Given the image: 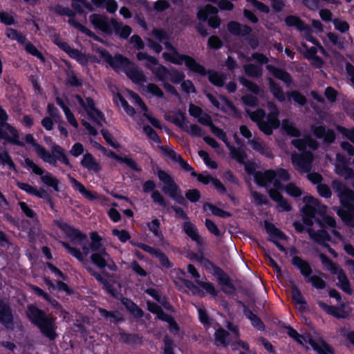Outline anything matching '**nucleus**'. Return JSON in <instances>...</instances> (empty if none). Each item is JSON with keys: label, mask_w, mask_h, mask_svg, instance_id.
I'll list each match as a JSON object with an SVG mask.
<instances>
[{"label": "nucleus", "mask_w": 354, "mask_h": 354, "mask_svg": "<svg viewBox=\"0 0 354 354\" xmlns=\"http://www.w3.org/2000/svg\"><path fill=\"white\" fill-rule=\"evenodd\" d=\"M235 149L236 151H239V152H241V153L243 156V158L241 160H239L236 158H235L234 156L232 151H230L232 157L233 158H234L235 160H236L239 163L243 164L245 166V171L250 175H254V178H255V174H257V172H255V170H256L255 164L252 162H249V161L245 162V160L246 158V154H245V151L243 150H242L241 149H236V148H235ZM259 171H257V173H259Z\"/></svg>", "instance_id": "nucleus-37"}, {"label": "nucleus", "mask_w": 354, "mask_h": 354, "mask_svg": "<svg viewBox=\"0 0 354 354\" xmlns=\"http://www.w3.org/2000/svg\"><path fill=\"white\" fill-rule=\"evenodd\" d=\"M24 140L26 143L31 145L35 148L36 153L43 161L50 162L53 160L50 156V152L39 145L32 134H26Z\"/></svg>", "instance_id": "nucleus-26"}, {"label": "nucleus", "mask_w": 354, "mask_h": 354, "mask_svg": "<svg viewBox=\"0 0 354 354\" xmlns=\"http://www.w3.org/2000/svg\"><path fill=\"white\" fill-rule=\"evenodd\" d=\"M203 209L207 212H211L212 214L221 217H225V215L227 214L226 212H225L220 208L216 207V206H214L213 205L209 203L204 204Z\"/></svg>", "instance_id": "nucleus-57"}, {"label": "nucleus", "mask_w": 354, "mask_h": 354, "mask_svg": "<svg viewBox=\"0 0 354 354\" xmlns=\"http://www.w3.org/2000/svg\"><path fill=\"white\" fill-rule=\"evenodd\" d=\"M160 222L158 219H153L152 221L149 223L148 227L149 230L153 234V235L158 239L160 242L163 241V235L160 231Z\"/></svg>", "instance_id": "nucleus-47"}, {"label": "nucleus", "mask_w": 354, "mask_h": 354, "mask_svg": "<svg viewBox=\"0 0 354 354\" xmlns=\"http://www.w3.org/2000/svg\"><path fill=\"white\" fill-rule=\"evenodd\" d=\"M265 227L266 229L267 232L270 235L274 237H277L280 239H285V235L277 227H275L272 224L268 222H265Z\"/></svg>", "instance_id": "nucleus-56"}, {"label": "nucleus", "mask_w": 354, "mask_h": 354, "mask_svg": "<svg viewBox=\"0 0 354 354\" xmlns=\"http://www.w3.org/2000/svg\"><path fill=\"white\" fill-rule=\"evenodd\" d=\"M281 127L290 136L299 137L300 136V131L296 127L295 124L288 119L282 121Z\"/></svg>", "instance_id": "nucleus-40"}, {"label": "nucleus", "mask_w": 354, "mask_h": 354, "mask_svg": "<svg viewBox=\"0 0 354 354\" xmlns=\"http://www.w3.org/2000/svg\"><path fill=\"white\" fill-rule=\"evenodd\" d=\"M115 103L118 105H120L126 113L130 116H134L135 115V109L129 106L127 102L124 100V98L120 95H118L117 97L115 99Z\"/></svg>", "instance_id": "nucleus-51"}, {"label": "nucleus", "mask_w": 354, "mask_h": 354, "mask_svg": "<svg viewBox=\"0 0 354 354\" xmlns=\"http://www.w3.org/2000/svg\"><path fill=\"white\" fill-rule=\"evenodd\" d=\"M128 94L131 102L138 106L141 111L143 112L144 116L147 118L150 123L156 128H161L160 122L152 117L151 113L148 111L147 106L140 97L136 93L130 91H128Z\"/></svg>", "instance_id": "nucleus-23"}, {"label": "nucleus", "mask_w": 354, "mask_h": 354, "mask_svg": "<svg viewBox=\"0 0 354 354\" xmlns=\"http://www.w3.org/2000/svg\"><path fill=\"white\" fill-rule=\"evenodd\" d=\"M184 232L198 245L203 244V239L199 234L198 230L196 225L189 221H186L183 225Z\"/></svg>", "instance_id": "nucleus-27"}, {"label": "nucleus", "mask_w": 354, "mask_h": 354, "mask_svg": "<svg viewBox=\"0 0 354 354\" xmlns=\"http://www.w3.org/2000/svg\"><path fill=\"white\" fill-rule=\"evenodd\" d=\"M267 68L274 77L282 80L287 84H289L291 82V77L288 73L282 70L276 68L270 65H268Z\"/></svg>", "instance_id": "nucleus-42"}, {"label": "nucleus", "mask_w": 354, "mask_h": 354, "mask_svg": "<svg viewBox=\"0 0 354 354\" xmlns=\"http://www.w3.org/2000/svg\"><path fill=\"white\" fill-rule=\"evenodd\" d=\"M311 129L318 138H323L325 142H333L335 140V135L332 130L326 129L323 126H313Z\"/></svg>", "instance_id": "nucleus-30"}, {"label": "nucleus", "mask_w": 354, "mask_h": 354, "mask_svg": "<svg viewBox=\"0 0 354 354\" xmlns=\"http://www.w3.org/2000/svg\"><path fill=\"white\" fill-rule=\"evenodd\" d=\"M292 144L299 151H304L301 155L293 153L291 159L295 168L300 172H308L311 169L313 160V154L310 152L305 151L307 147L310 149H316L318 143L309 136H305L301 139L292 140Z\"/></svg>", "instance_id": "nucleus-4"}, {"label": "nucleus", "mask_w": 354, "mask_h": 354, "mask_svg": "<svg viewBox=\"0 0 354 354\" xmlns=\"http://www.w3.org/2000/svg\"><path fill=\"white\" fill-rule=\"evenodd\" d=\"M147 66L152 71L160 81H165L169 78L167 69L158 64L156 58H149Z\"/></svg>", "instance_id": "nucleus-25"}, {"label": "nucleus", "mask_w": 354, "mask_h": 354, "mask_svg": "<svg viewBox=\"0 0 354 354\" xmlns=\"http://www.w3.org/2000/svg\"><path fill=\"white\" fill-rule=\"evenodd\" d=\"M165 154L172 160L178 162L183 169L187 171H192V175L196 176V173L193 171V168L182 158L180 155L176 153L171 149L165 150Z\"/></svg>", "instance_id": "nucleus-33"}, {"label": "nucleus", "mask_w": 354, "mask_h": 354, "mask_svg": "<svg viewBox=\"0 0 354 354\" xmlns=\"http://www.w3.org/2000/svg\"><path fill=\"white\" fill-rule=\"evenodd\" d=\"M81 165L84 168L91 172L97 173L101 169L100 163L89 153H86L83 156Z\"/></svg>", "instance_id": "nucleus-29"}, {"label": "nucleus", "mask_w": 354, "mask_h": 354, "mask_svg": "<svg viewBox=\"0 0 354 354\" xmlns=\"http://www.w3.org/2000/svg\"><path fill=\"white\" fill-rule=\"evenodd\" d=\"M245 73L251 77H258L261 73V68L259 66L254 64H246L244 66Z\"/></svg>", "instance_id": "nucleus-58"}, {"label": "nucleus", "mask_w": 354, "mask_h": 354, "mask_svg": "<svg viewBox=\"0 0 354 354\" xmlns=\"http://www.w3.org/2000/svg\"><path fill=\"white\" fill-rule=\"evenodd\" d=\"M158 176L162 182V191L180 204L185 202L184 197L171 177L162 170L158 171Z\"/></svg>", "instance_id": "nucleus-14"}, {"label": "nucleus", "mask_w": 354, "mask_h": 354, "mask_svg": "<svg viewBox=\"0 0 354 354\" xmlns=\"http://www.w3.org/2000/svg\"><path fill=\"white\" fill-rule=\"evenodd\" d=\"M8 115L6 112L0 107V139L6 140L19 146H24L23 142L19 140L18 131L15 128L6 123Z\"/></svg>", "instance_id": "nucleus-13"}, {"label": "nucleus", "mask_w": 354, "mask_h": 354, "mask_svg": "<svg viewBox=\"0 0 354 354\" xmlns=\"http://www.w3.org/2000/svg\"><path fill=\"white\" fill-rule=\"evenodd\" d=\"M148 309L153 313L156 314L158 319L164 320L169 324L171 333L176 334L178 333L179 328L177 324L174 321L173 318L162 312L160 307L155 303L147 302Z\"/></svg>", "instance_id": "nucleus-21"}, {"label": "nucleus", "mask_w": 354, "mask_h": 354, "mask_svg": "<svg viewBox=\"0 0 354 354\" xmlns=\"http://www.w3.org/2000/svg\"><path fill=\"white\" fill-rule=\"evenodd\" d=\"M184 131L192 136L200 137L203 136V132L202 129L197 124L188 123Z\"/></svg>", "instance_id": "nucleus-55"}, {"label": "nucleus", "mask_w": 354, "mask_h": 354, "mask_svg": "<svg viewBox=\"0 0 354 354\" xmlns=\"http://www.w3.org/2000/svg\"><path fill=\"white\" fill-rule=\"evenodd\" d=\"M50 156L53 159L50 162L44 161L51 165L55 166L57 161H60L62 163L68 165L69 160L65 154L64 150L59 145L55 143H53L51 145V153Z\"/></svg>", "instance_id": "nucleus-24"}, {"label": "nucleus", "mask_w": 354, "mask_h": 354, "mask_svg": "<svg viewBox=\"0 0 354 354\" xmlns=\"http://www.w3.org/2000/svg\"><path fill=\"white\" fill-rule=\"evenodd\" d=\"M76 98L81 106L79 113L81 114L82 124L91 135H97V130L86 121L84 114L86 113L91 120L101 127L104 121L102 113L95 109L94 102L91 98L86 97L84 99L79 95L76 96Z\"/></svg>", "instance_id": "nucleus-7"}, {"label": "nucleus", "mask_w": 354, "mask_h": 354, "mask_svg": "<svg viewBox=\"0 0 354 354\" xmlns=\"http://www.w3.org/2000/svg\"><path fill=\"white\" fill-rule=\"evenodd\" d=\"M288 334L301 344H304V342H308L312 348L319 354H333V351L322 340H315L311 338L306 339L305 337L298 334L295 329L290 327L288 328Z\"/></svg>", "instance_id": "nucleus-17"}, {"label": "nucleus", "mask_w": 354, "mask_h": 354, "mask_svg": "<svg viewBox=\"0 0 354 354\" xmlns=\"http://www.w3.org/2000/svg\"><path fill=\"white\" fill-rule=\"evenodd\" d=\"M174 123L184 130L189 122L186 118L185 113L178 112L174 116Z\"/></svg>", "instance_id": "nucleus-53"}, {"label": "nucleus", "mask_w": 354, "mask_h": 354, "mask_svg": "<svg viewBox=\"0 0 354 354\" xmlns=\"http://www.w3.org/2000/svg\"><path fill=\"white\" fill-rule=\"evenodd\" d=\"M99 312L100 315L105 317L110 322H118L122 319V315L118 312H109L104 309L100 308Z\"/></svg>", "instance_id": "nucleus-52"}, {"label": "nucleus", "mask_w": 354, "mask_h": 354, "mask_svg": "<svg viewBox=\"0 0 354 354\" xmlns=\"http://www.w3.org/2000/svg\"><path fill=\"white\" fill-rule=\"evenodd\" d=\"M269 113L265 120V112L262 109L250 112L247 111L250 118L258 124L259 129L266 134L270 135L273 129H277L280 125L278 118L279 111L277 106L272 102H268Z\"/></svg>", "instance_id": "nucleus-6"}, {"label": "nucleus", "mask_w": 354, "mask_h": 354, "mask_svg": "<svg viewBox=\"0 0 354 354\" xmlns=\"http://www.w3.org/2000/svg\"><path fill=\"white\" fill-rule=\"evenodd\" d=\"M292 263L306 279L310 275L312 269L308 262L300 257H294L292 259Z\"/></svg>", "instance_id": "nucleus-35"}, {"label": "nucleus", "mask_w": 354, "mask_h": 354, "mask_svg": "<svg viewBox=\"0 0 354 354\" xmlns=\"http://www.w3.org/2000/svg\"><path fill=\"white\" fill-rule=\"evenodd\" d=\"M307 282L311 283V284L316 288L323 289L325 288V282L324 281L318 276H309L306 279Z\"/></svg>", "instance_id": "nucleus-59"}, {"label": "nucleus", "mask_w": 354, "mask_h": 354, "mask_svg": "<svg viewBox=\"0 0 354 354\" xmlns=\"http://www.w3.org/2000/svg\"><path fill=\"white\" fill-rule=\"evenodd\" d=\"M270 91L274 97L277 98L279 102H283L285 100L286 96L282 89L272 80H270Z\"/></svg>", "instance_id": "nucleus-48"}, {"label": "nucleus", "mask_w": 354, "mask_h": 354, "mask_svg": "<svg viewBox=\"0 0 354 354\" xmlns=\"http://www.w3.org/2000/svg\"><path fill=\"white\" fill-rule=\"evenodd\" d=\"M279 190L270 189L269 193L271 198L277 203L279 211H290L291 206L288 201L285 199L279 192Z\"/></svg>", "instance_id": "nucleus-31"}, {"label": "nucleus", "mask_w": 354, "mask_h": 354, "mask_svg": "<svg viewBox=\"0 0 354 354\" xmlns=\"http://www.w3.org/2000/svg\"><path fill=\"white\" fill-rule=\"evenodd\" d=\"M198 155L209 168L215 169L217 167L216 162L209 158V155L206 151L201 150L198 151Z\"/></svg>", "instance_id": "nucleus-61"}, {"label": "nucleus", "mask_w": 354, "mask_h": 354, "mask_svg": "<svg viewBox=\"0 0 354 354\" xmlns=\"http://www.w3.org/2000/svg\"><path fill=\"white\" fill-rule=\"evenodd\" d=\"M335 172L346 180L351 179L354 176L353 170L346 165H335Z\"/></svg>", "instance_id": "nucleus-43"}, {"label": "nucleus", "mask_w": 354, "mask_h": 354, "mask_svg": "<svg viewBox=\"0 0 354 354\" xmlns=\"http://www.w3.org/2000/svg\"><path fill=\"white\" fill-rule=\"evenodd\" d=\"M332 186L337 192L342 205L347 208V210L338 209L337 210L338 216L347 225L354 227V192L338 180H334Z\"/></svg>", "instance_id": "nucleus-5"}, {"label": "nucleus", "mask_w": 354, "mask_h": 354, "mask_svg": "<svg viewBox=\"0 0 354 354\" xmlns=\"http://www.w3.org/2000/svg\"><path fill=\"white\" fill-rule=\"evenodd\" d=\"M53 39L54 43L57 45L62 50L66 52L71 58L76 59L81 64H86V57L78 50L71 48L67 43L62 41L57 35H55Z\"/></svg>", "instance_id": "nucleus-22"}, {"label": "nucleus", "mask_w": 354, "mask_h": 354, "mask_svg": "<svg viewBox=\"0 0 354 354\" xmlns=\"http://www.w3.org/2000/svg\"><path fill=\"white\" fill-rule=\"evenodd\" d=\"M12 319V316L10 308L4 302L0 301V322L8 327Z\"/></svg>", "instance_id": "nucleus-38"}, {"label": "nucleus", "mask_w": 354, "mask_h": 354, "mask_svg": "<svg viewBox=\"0 0 354 354\" xmlns=\"http://www.w3.org/2000/svg\"><path fill=\"white\" fill-rule=\"evenodd\" d=\"M6 35L8 37L17 40L20 43H24L26 40L25 37L19 33L17 30L12 28H8L6 30Z\"/></svg>", "instance_id": "nucleus-63"}, {"label": "nucleus", "mask_w": 354, "mask_h": 354, "mask_svg": "<svg viewBox=\"0 0 354 354\" xmlns=\"http://www.w3.org/2000/svg\"><path fill=\"white\" fill-rule=\"evenodd\" d=\"M72 6L77 12H83L85 9H89L91 7L89 4L84 0H73Z\"/></svg>", "instance_id": "nucleus-62"}, {"label": "nucleus", "mask_w": 354, "mask_h": 354, "mask_svg": "<svg viewBox=\"0 0 354 354\" xmlns=\"http://www.w3.org/2000/svg\"><path fill=\"white\" fill-rule=\"evenodd\" d=\"M292 197H299L302 194V189L293 183L287 184L282 190Z\"/></svg>", "instance_id": "nucleus-46"}, {"label": "nucleus", "mask_w": 354, "mask_h": 354, "mask_svg": "<svg viewBox=\"0 0 354 354\" xmlns=\"http://www.w3.org/2000/svg\"><path fill=\"white\" fill-rule=\"evenodd\" d=\"M303 201L305 204L302 207L303 221L312 239L319 244H324L329 241V235L325 228L330 229L335 236L340 238L335 219L326 214V205L311 196H304Z\"/></svg>", "instance_id": "nucleus-2"}, {"label": "nucleus", "mask_w": 354, "mask_h": 354, "mask_svg": "<svg viewBox=\"0 0 354 354\" xmlns=\"http://www.w3.org/2000/svg\"><path fill=\"white\" fill-rule=\"evenodd\" d=\"M318 305L326 313L337 318H343L346 316L345 312L339 308L328 306L322 301H318Z\"/></svg>", "instance_id": "nucleus-39"}, {"label": "nucleus", "mask_w": 354, "mask_h": 354, "mask_svg": "<svg viewBox=\"0 0 354 354\" xmlns=\"http://www.w3.org/2000/svg\"><path fill=\"white\" fill-rule=\"evenodd\" d=\"M55 225L59 228L68 239V241H63L62 245L73 257L82 261L85 257L92 253L91 260L99 268L108 267L110 270H116L115 264L102 247L99 240L93 238L92 242H89L85 234L72 228L62 220L55 221Z\"/></svg>", "instance_id": "nucleus-1"}, {"label": "nucleus", "mask_w": 354, "mask_h": 354, "mask_svg": "<svg viewBox=\"0 0 354 354\" xmlns=\"http://www.w3.org/2000/svg\"><path fill=\"white\" fill-rule=\"evenodd\" d=\"M57 103L63 109L68 122L75 129L78 128V123L70 109L65 105L64 102L59 97L57 98Z\"/></svg>", "instance_id": "nucleus-41"}, {"label": "nucleus", "mask_w": 354, "mask_h": 354, "mask_svg": "<svg viewBox=\"0 0 354 354\" xmlns=\"http://www.w3.org/2000/svg\"><path fill=\"white\" fill-rule=\"evenodd\" d=\"M288 96L291 97L293 101L299 105H304L306 102L305 96L297 91L288 93Z\"/></svg>", "instance_id": "nucleus-60"}, {"label": "nucleus", "mask_w": 354, "mask_h": 354, "mask_svg": "<svg viewBox=\"0 0 354 354\" xmlns=\"http://www.w3.org/2000/svg\"><path fill=\"white\" fill-rule=\"evenodd\" d=\"M217 8L210 5H207L201 8L198 12V18L201 21H208L209 25L216 28L220 26L221 21L216 15Z\"/></svg>", "instance_id": "nucleus-19"}, {"label": "nucleus", "mask_w": 354, "mask_h": 354, "mask_svg": "<svg viewBox=\"0 0 354 354\" xmlns=\"http://www.w3.org/2000/svg\"><path fill=\"white\" fill-rule=\"evenodd\" d=\"M122 304L127 308L130 313L135 317H140L142 315V311L131 300L124 298L122 299Z\"/></svg>", "instance_id": "nucleus-45"}, {"label": "nucleus", "mask_w": 354, "mask_h": 354, "mask_svg": "<svg viewBox=\"0 0 354 354\" xmlns=\"http://www.w3.org/2000/svg\"><path fill=\"white\" fill-rule=\"evenodd\" d=\"M227 27L229 31L235 35L245 36L252 31L250 27L234 21L230 22Z\"/></svg>", "instance_id": "nucleus-36"}, {"label": "nucleus", "mask_w": 354, "mask_h": 354, "mask_svg": "<svg viewBox=\"0 0 354 354\" xmlns=\"http://www.w3.org/2000/svg\"><path fill=\"white\" fill-rule=\"evenodd\" d=\"M286 24L288 26H295L298 30H302L306 28V25L295 16H288L285 19Z\"/></svg>", "instance_id": "nucleus-50"}, {"label": "nucleus", "mask_w": 354, "mask_h": 354, "mask_svg": "<svg viewBox=\"0 0 354 354\" xmlns=\"http://www.w3.org/2000/svg\"><path fill=\"white\" fill-rule=\"evenodd\" d=\"M25 165L28 169L32 170L33 173L37 175H39L44 184L48 187H51L56 192L59 190V182L52 174L44 171L29 158L25 159Z\"/></svg>", "instance_id": "nucleus-16"}, {"label": "nucleus", "mask_w": 354, "mask_h": 354, "mask_svg": "<svg viewBox=\"0 0 354 354\" xmlns=\"http://www.w3.org/2000/svg\"><path fill=\"white\" fill-rule=\"evenodd\" d=\"M93 275L95 277L96 279L103 285L104 288L107 292L115 297H118L116 288L113 285L110 284L106 279L102 277L100 274L95 272L93 273Z\"/></svg>", "instance_id": "nucleus-44"}, {"label": "nucleus", "mask_w": 354, "mask_h": 354, "mask_svg": "<svg viewBox=\"0 0 354 354\" xmlns=\"http://www.w3.org/2000/svg\"><path fill=\"white\" fill-rule=\"evenodd\" d=\"M207 96L209 101L218 109H224L225 106L228 104V102L226 99L221 96L215 97L211 94H207Z\"/></svg>", "instance_id": "nucleus-54"}, {"label": "nucleus", "mask_w": 354, "mask_h": 354, "mask_svg": "<svg viewBox=\"0 0 354 354\" xmlns=\"http://www.w3.org/2000/svg\"><path fill=\"white\" fill-rule=\"evenodd\" d=\"M290 178L288 171L283 169H278L277 172L268 170L265 172H259L255 174V181L260 186L268 187L273 183V188L271 189L282 190L283 186L280 181H286Z\"/></svg>", "instance_id": "nucleus-11"}, {"label": "nucleus", "mask_w": 354, "mask_h": 354, "mask_svg": "<svg viewBox=\"0 0 354 354\" xmlns=\"http://www.w3.org/2000/svg\"><path fill=\"white\" fill-rule=\"evenodd\" d=\"M90 21L95 28L107 34L115 32L121 37L127 38L131 32L129 26L122 25L114 19L109 20L104 15L93 14L91 15Z\"/></svg>", "instance_id": "nucleus-8"}, {"label": "nucleus", "mask_w": 354, "mask_h": 354, "mask_svg": "<svg viewBox=\"0 0 354 354\" xmlns=\"http://www.w3.org/2000/svg\"><path fill=\"white\" fill-rule=\"evenodd\" d=\"M125 73L133 82L140 84L146 82V77L133 64L129 66Z\"/></svg>", "instance_id": "nucleus-32"}, {"label": "nucleus", "mask_w": 354, "mask_h": 354, "mask_svg": "<svg viewBox=\"0 0 354 354\" xmlns=\"http://www.w3.org/2000/svg\"><path fill=\"white\" fill-rule=\"evenodd\" d=\"M27 315L30 321L37 324L46 337L50 339H55L56 334L52 318L46 317L42 311L33 306L28 307Z\"/></svg>", "instance_id": "nucleus-10"}, {"label": "nucleus", "mask_w": 354, "mask_h": 354, "mask_svg": "<svg viewBox=\"0 0 354 354\" xmlns=\"http://www.w3.org/2000/svg\"><path fill=\"white\" fill-rule=\"evenodd\" d=\"M320 259L325 268L333 274H337L339 287L345 292L351 294L352 290L347 277L343 270L335 263L332 262L324 254H320Z\"/></svg>", "instance_id": "nucleus-15"}, {"label": "nucleus", "mask_w": 354, "mask_h": 354, "mask_svg": "<svg viewBox=\"0 0 354 354\" xmlns=\"http://www.w3.org/2000/svg\"><path fill=\"white\" fill-rule=\"evenodd\" d=\"M304 48L306 50V57L310 59L313 60V64L317 68L322 66L323 62L320 58H319L316 54L317 53V49L319 48L320 52L323 54H325L324 49L319 45L312 46L308 48L306 44H303Z\"/></svg>", "instance_id": "nucleus-28"}, {"label": "nucleus", "mask_w": 354, "mask_h": 354, "mask_svg": "<svg viewBox=\"0 0 354 354\" xmlns=\"http://www.w3.org/2000/svg\"><path fill=\"white\" fill-rule=\"evenodd\" d=\"M198 122L205 126H207L210 128L211 131L219 139L225 142L228 149L232 151V154L239 160H241L243 156L239 151H236L235 147L231 145L227 140L225 133L221 129L214 126L212 121V118L209 115L203 112L200 116L197 118Z\"/></svg>", "instance_id": "nucleus-12"}, {"label": "nucleus", "mask_w": 354, "mask_h": 354, "mask_svg": "<svg viewBox=\"0 0 354 354\" xmlns=\"http://www.w3.org/2000/svg\"><path fill=\"white\" fill-rule=\"evenodd\" d=\"M100 54L104 60L115 71H122L125 73L131 64V62L127 58L124 57L121 55H115L114 57H112L104 50H100Z\"/></svg>", "instance_id": "nucleus-18"}, {"label": "nucleus", "mask_w": 354, "mask_h": 354, "mask_svg": "<svg viewBox=\"0 0 354 354\" xmlns=\"http://www.w3.org/2000/svg\"><path fill=\"white\" fill-rule=\"evenodd\" d=\"M337 129L344 136L354 144V129H346L344 127L337 126Z\"/></svg>", "instance_id": "nucleus-64"}, {"label": "nucleus", "mask_w": 354, "mask_h": 354, "mask_svg": "<svg viewBox=\"0 0 354 354\" xmlns=\"http://www.w3.org/2000/svg\"><path fill=\"white\" fill-rule=\"evenodd\" d=\"M209 81L217 86H221L225 80V77L223 73L210 71L209 73Z\"/></svg>", "instance_id": "nucleus-49"}, {"label": "nucleus", "mask_w": 354, "mask_h": 354, "mask_svg": "<svg viewBox=\"0 0 354 354\" xmlns=\"http://www.w3.org/2000/svg\"><path fill=\"white\" fill-rule=\"evenodd\" d=\"M71 183H72L73 187L82 194L87 200L90 201H97L102 205H108V201L104 196L98 195L96 192L88 190L81 183L78 182L73 178H71Z\"/></svg>", "instance_id": "nucleus-20"}, {"label": "nucleus", "mask_w": 354, "mask_h": 354, "mask_svg": "<svg viewBox=\"0 0 354 354\" xmlns=\"http://www.w3.org/2000/svg\"><path fill=\"white\" fill-rule=\"evenodd\" d=\"M227 328L231 333H227L222 328H218L214 333L215 344L217 346H225L230 344L233 349H239L241 346L245 351H249V345L239 339L238 329L236 326L231 324L227 325Z\"/></svg>", "instance_id": "nucleus-9"}, {"label": "nucleus", "mask_w": 354, "mask_h": 354, "mask_svg": "<svg viewBox=\"0 0 354 354\" xmlns=\"http://www.w3.org/2000/svg\"><path fill=\"white\" fill-rule=\"evenodd\" d=\"M153 35L159 41L165 44L167 52H165L162 56L167 61L179 65L185 64L189 70L202 75H205V69L203 66L197 63L192 57L180 55L175 48L167 41V36L165 32L156 29L153 30Z\"/></svg>", "instance_id": "nucleus-3"}, {"label": "nucleus", "mask_w": 354, "mask_h": 354, "mask_svg": "<svg viewBox=\"0 0 354 354\" xmlns=\"http://www.w3.org/2000/svg\"><path fill=\"white\" fill-rule=\"evenodd\" d=\"M292 298L296 305L297 308L299 312H304L307 309V304L304 300V298L296 286H293L292 288Z\"/></svg>", "instance_id": "nucleus-34"}]
</instances>
